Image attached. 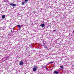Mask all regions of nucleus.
I'll return each instance as SVG.
<instances>
[{
  "instance_id": "obj_1",
  "label": "nucleus",
  "mask_w": 74,
  "mask_h": 74,
  "mask_svg": "<svg viewBox=\"0 0 74 74\" xmlns=\"http://www.w3.org/2000/svg\"><path fill=\"white\" fill-rule=\"evenodd\" d=\"M10 5H11V6H12V7H15V6H16V4L15 3L13 4L12 3L10 4Z\"/></svg>"
},
{
  "instance_id": "obj_2",
  "label": "nucleus",
  "mask_w": 74,
  "mask_h": 74,
  "mask_svg": "<svg viewBox=\"0 0 74 74\" xmlns=\"http://www.w3.org/2000/svg\"><path fill=\"white\" fill-rule=\"evenodd\" d=\"M37 66H35L34 68L33 69V71H36V69H37Z\"/></svg>"
},
{
  "instance_id": "obj_3",
  "label": "nucleus",
  "mask_w": 74,
  "mask_h": 74,
  "mask_svg": "<svg viewBox=\"0 0 74 74\" xmlns=\"http://www.w3.org/2000/svg\"><path fill=\"white\" fill-rule=\"evenodd\" d=\"M40 26L42 27H44L45 26V24L44 23L40 25Z\"/></svg>"
},
{
  "instance_id": "obj_4",
  "label": "nucleus",
  "mask_w": 74,
  "mask_h": 74,
  "mask_svg": "<svg viewBox=\"0 0 74 74\" xmlns=\"http://www.w3.org/2000/svg\"><path fill=\"white\" fill-rule=\"evenodd\" d=\"M19 64L20 65L22 66V65H23V62L22 61L20 62Z\"/></svg>"
},
{
  "instance_id": "obj_5",
  "label": "nucleus",
  "mask_w": 74,
  "mask_h": 74,
  "mask_svg": "<svg viewBox=\"0 0 74 74\" xmlns=\"http://www.w3.org/2000/svg\"><path fill=\"white\" fill-rule=\"evenodd\" d=\"M53 73L54 74H59V72H58L56 71H55Z\"/></svg>"
},
{
  "instance_id": "obj_6",
  "label": "nucleus",
  "mask_w": 74,
  "mask_h": 74,
  "mask_svg": "<svg viewBox=\"0 0 74 74\" xmlns=\"http://www.w3.org/2000/svg\"><path fill=\"white\" fill-rule=\"evenodd\" d=\"M25 2L24 1H23L22 2V3L21 4L22 5H25Z\"/></svg>"
},
{
  "instance_id": "obj_7",
  "label": "nucleus",
  "mask_w": 74,
  "mask_h": 74,
  "mask_svg": "<svg viewBox=\"0 0 74 74\" xmlns=\"http://www.w3.org/2000/svg\"><path fill=\"white\" fill-rule=\"evenodd\" d=\"M2 17V18H3V19H4V18H5V15H3Z\"/></svg>"
},
{
  "instance_id": "obj_8",
  "label": "nucleus",
  "mask_w": 74,
  "mask_h": 74,
  "mask_svg": "<svg viewBox=\"0 0 74 74\" xmlns=\"http://www.w3.org/2000/svg\"><path fill=\"white\" fill-rule=\"evenodd\" d=\"M17 26H18V27L21 28V25H17Z\"/></svg>"
},
{
  "instance_id": "obj_9",
  "label": "nucleus",
  "mask_w": 74,
  "mask_h": 74,
  "mask_svg": "<svg viewBox=\"0 0 74 74\" xmlns=\"http://www.w3.org/2000/svg\"><path fill=\"white\" fill-rule=\"evenodd\" d=\"M27 1H28V0H25V2L26 3H27Z\"/></svg>"
},
{
  "instance_id": "obj_10",
  "label": "nucleus",
  "mask_w": 74,
  "mask_h": 74,
  "mask_svg": "<svg viewBox=\"0 0 74 74\" xmlns=\"http://www.w3.org/2000/svg\"><path fill=\"white\" fill-rule=\"evenodd\" d=\"M53 63V62H50L49 63Z\"/></svg>"
},
{
  "instance_id": "obj_11",
  "label": "nucleus",
  "mask_w": 74,
  "mask_h": 74,
  "mask_svg": "<svg viewBox=\"0 0 74 74\" xmlns=\"http://www.w3.org/2000/svg\"><path fill=\"white\" fill-rule=\"evenodd\" d=\"M60 68H63V66H60Z\"/></svg>"
},
{
  "instance_id": "obj_12",
  "label": "nucleus",
  "mask_w": 74,
  "mask_h": 74,
  "mask_svg": "<svg viewBox=\"0 0 74 74\" xmlns=\"http://www.w3.org/2000/svg\"><path fill=\"white\" fill-rule=\"evenodd\" d=\"M72 67H74V64L72 65Z\"/></svg>"
},
{
  "instance_id": "obj_13",
  "label": "nucleus",
  "mask_w": 74,
  "mask_h": 74,
  "mask_svg": "<svg viewBox=\"0 0 74 74\" xmlns=\"http://www.w3.org/2000/svg\"><path fill=\"white\" fill-rule=\"evenodd\" d=\"M11 33H12V30L11 31Z\"/></svg>"
},
{
  "instance_id": "obj_14",
  "label": "nucleus",
  "mask_w": 74,
  "mask_h": 74,
  "mask_svg": "<svg viewBox=\"0 0 74 74\" xmlns=\"http://www.w3.org/2000/svg\"><path fill=\"white\" fill-rule=\"evenodd\" d=\"M45 48H47V47H45Z\"/></svg>"
},
{
  "instance_id": "obj_15",
  "label": "nucleus",
  "mask_w": 74,
  "mask_h": 74,
  "mask_svg": "<svg viewBox=\"0 0 74 74\" xmlns=\"http://www.w3.org/2000/svg\"><path fill=\"white\" fill-rule=\"evenodd\" d=\"M45 68L47 69V70H48V69H47V67H46Z\"/></svg>"
},
{
  "instance_id": "obj_16",
  "label": "nucleus",
  "mask_w": 74,
  "mask_h": 74,
  "mask_svg": "<svg viewBox=\"0 0 74 74\" xmlns=\"http://www.w3.org/2000/svg\"><path fill=\"white\" fill-rule=\"evenodd\" d=\"M54 32H55V31H56V29L54 30Z\"/></svg>"
},
{
  "instance_id": "obj_17",
  "label": "nucleus",
  "mask_w": 74,
  "mask_h": 74,
  "mask_svg": "<svg viewBox=\"0 0 74 74\" xmlns=\"http://www.w3.org/2000/svg\"><path fill=\"white\" fill-rule=\"evenodd\" d=\"M27 48L26 49V50H27Z\"/></svg>"
},
{
  "instance_id": "obj_18",
  "label": "nucleus",
  "mask_w": 74,
  "mask_h": 74,
  "mask_svg": "<svg viewBox=\"0 0 74 74\" xmlns=\"http://www.w3.org/2000/svg\"><path fill=\"white\" fill-rule=\"evenodd\" d=\"M73 33H74V32H73Z\"/></svg>"
}]
</instances>
